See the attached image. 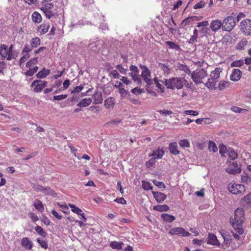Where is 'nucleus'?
<instances>
[{"mask_svg": "<svg viewBox=\"0 0 251 251\" xmlns=\"http://www.w3.org/2000/svg\"><path fill=\"white\" fill-rule=\"evenodd\" d=\"M244 219V212L242 208L236 209L234 217L230 219V223L233 228L231 232L234 237L237 240L239 239V235L244 233V229L243 227Z\"/></svg>", "mask_w": 251, "mask_h": 251, "instance_id": "nucleus-1", "label": "nucleus"}, {"mask_svg": "<svg viewBox=\"0 0 251 251\" xmlns=\"http://www.w3.org/2000/svg\"><path fill=\"white\" fill-rule=\"evenodd\" d=\"M223 68L217 67L211 72L210 77L208 79L205 85L209 89H216V85L218 79L220 77V74L223 71Z\"/></svg>", "mask_w": 251, "mask_h": 251, "instance_id": "nucleus-2", "label": "nucleus"}, {"mask_svg": "<svg viewBox=\"0 0 251 251\" xmlns=\"http://www.w3.org/2000/svg\"><path fill=\"white\" fill-rule=\"evenodd\" d=\"M185 79L184 78L173 77L171 78L166 79L165 85L168 89H181L184 85Z\"/></svg>", "mask_w": 251, "mask_h": 251, "instance_id": "nucleus-3", "label": "nucleus"}, {"mask_svg": "<svg viewBox=\"0 0 251 251\" xmlns=\"http://www.w3.org/2000/svg\"><path fill=\"white\" fill-rule=\"evenodd\" d=\"M191 74L192 79L196 84L203 83V79L207 75L206 71L201 67L198 68Z\"/></svg>", "mask_w": 251, "mask_h": 251, "instance_id": "nucleus-4", "label": "nucleus"}, {"mask_svg": "<svg viewBox=\"0 0 251 251\" xmlns=\"http://www.w3.org/2000/svg\"><path fill=\"white\" fill-rule=\"evenodd\" d=\"M235 18L232 16H228L224 19L222 22V29L224 31H230L236 25Z\"/></svg>", "mask_w": 251, "mask_h": 251, "instance_id": "nucleus-5", "label": "nucleus"}, {"mask_svg": "<svg viewBox=\"0 0 251 251\" xmlns=\"http://www.w3.org/2000/svg\"><path fill=\"white\" fill-rule=\"evenodd\" d=\"M0 55L2 58H6L7 60H11L12 59V46L9 48L6 45L2 44L0 46Z\"/></svg>", "mask_w": 251, "mask_h": 251, "instance_id": "nucleus-6", "label": "nucleus"}, {"mask_svg": "<svg viewBox=\"0 0 251 251\" xmlns=\"http://www.w3.org/2000/svg\"><path fill=\"white\" fill-rule=\"evenodd\" d=\"M240 31L246 36L251 35V20L246 19L240 23Z\"/></svg>", "mask_w": 251, "mask_h": 251, "instance_id": "nucleus-7", "label": "nucleus"}, {"mask_svg": "<svg viewBox=\"0 0 251 251\" xmlns=\"http://www.w3.org/2000/svg\"><path fill=\"white\" fill-rule=\"evenodd\" d=\"M228 189L230 192L234 195L243 194L245 191V188L243 185L236 183L229 184Z\"/></svg>", "mask_w": 251, "mask_h": 251, "instance_id": "nucleus-8", "label": "nucleus"}, {"mask_svg": "<svg viewBox=\"0 0 251 251\" xmlns=\"http://www.w3.org/2000/svg\"><path fill=\"white\" fill-rule=\"evenodd\" d=\"M47 81L41 80H35L31 84V87L33 88V90L36 92H40L47 86Z\"/></svg>", "mask_w": 251, "mask_h": 251, "instance_id": "nucleus-9", "label": "nucleus"}, {"mask_svg": "<svg viewBox=\"0 0 251 251\" xmlns=\"http://www.w3.org/2000/svg\"><path fill=\"white\" fill-rule=\"evenodd\" d=\"M168 233L171 235H179L182 237H188L190 235V233L181 227H176L170 229Z\"/></svg>", "mask_w": 251, "mask_h": 251, "instance_id": "nucleus-10", "label": "nucleus"}, {"mask_svg": "<svg viewBox=\"0 0 251 251\" xmlns=\"http://www.w3.org/2000/svg\"><path fill=\"white\" fill-rule=\"evenodd\" d=\"M140 68L142 70L141 76L143 77L144 80L148 84H150L151 82V72L150 70L148 68V67L144 65L142 66L141 65Z\"/></svg>", "mask_w": 251, "mask_h": 251, "instance_id": "nucleus-11", "label": "nucleus"}, {"mask_svg": "<svg viewBox=\"0 0 251 251\" xmlns=\"http://www.w3.org/2000/svg\"><path fill=\"white\" fill-rule=\"evenodd\" d=\"M229 164L230 166L226 169V172L229 174H236L241 172L240 168L236 161L229 162Z\"/></svg>", "mask_w": 251, "mask_h": 251, "instance_id": "nucleus-12", "label": "nucleus"}, {"mask_svg": "<svg viewBox=\"0 0 251 251\" xmlns=\"http://www.w3.org/2000/svg\"><path fill=\"white\" fill-rule=\"evenodd\" d=\"M222 22L219 20H213L210 25L211 30L214 32H217L221 28H222Z\"/></svg>", "mask_w": 251, "mask_h": 251, "instance_id": "nucleus-13", "label": "nucleus"}, {"mask_svg": "<svg viewBox=\"0 0 251 251\" xmlns=\"http://www.w3.org/2000/svg\"><path fill=\"white\" fill-rule=\"evenodd\" d=\"M36 189L37 191L43 192L45 195L56 197V194L53 190L50 188H45L42 186H38Z\"/></svg>", "mask_w": 251, "mask_h": 251, "instance_id": "nucleus-14", "label": "nucleus"}, {"mask_svg": "<svg viewBox=\"0 0 251 251\" xmlns=\"http://www.w3.org/2000/svg\"><path fill=\"white\" fill-rule=\"evenodd\" d=\"M202 19V17L192 16L186 18L181 23V26L184 27L186 25H189L195 21H199Z\"/></svg>", "mask_w": 251, "mask_h": 251, "instance_id": "nucleus-15", "label": "nucleus"}, {"mask_svg": "<svg viewBox=\"0 0 251 251\" xmlns=\"http://www.w3.org/2000/svg\"><path fill=\"white\" fill-rule=\"evenodd\" d=\"M50 28V24L48 23H44L37 27V31L40 35L47 33Z\"/></svg>", "mask_w": 251, "mask_h": 251, "instance_id": "nucleus-16", "label": "nucleus"}, {"mask_svg": "<svg viewBox=\"0 0 251 251\" xmlns=\"http://www.w3.org/2000/svg\"><path fill=\"white\" fill-rule=\"evenodd\" d=\"M241 76V72L238 69H234L232 70L230 75V79L232 81H237L239 80Z\"/></svg>", "mask_w": 251, "mask_h": 251, "instance_id": "nucleus-17", "label": "nucleus"}, {"mask_svg": "<svg viewBox=\"0 0 251 251\" xmlns=\"http://www.w3.org/2000/svg\"><path fill=\"white\" fill-rule=\"evenodd\" d=\"M21 244L25 249L30 250L33 247V243L26 237L23 238L21 241Z\"/></svg>", "mask_w": 251, "mask_h": 251, "instance_id": "nucleus-18", "label": "nucleus"}, {"mask_svg": "<svg viewBox=\"0 0 251 251\" xmlns=\"http://www.w3.org/2000/svg\"><path fill=\"white\" fill-rule=\"evenodd\" d=\"M164 151L163 149H158L157 150H154L150 156H152L153 158L155 160L156 159H160L163 156Z\"/></svg>", "mask_w": 251, "mask_h": 251, "instance_id": "nucleus-19", "label": "nucleus"}, {"mask_svg": "<svg viewBox=\"0 0 251 251\" xmlns=\"http://www.w3.org/2000/svg\"><path fill=\"white\" fill-rule=\"evenodd\" d=\"M152 193L154 198L158 202H161L163 201L166 198V196L162 193L152 191Z\"/></svg>", "mask_w": 251, "mask_h": 251, "instance_id": "nucleus-20", "label": "nucleus"}, {"mask_svg": "<svg viewBox=\"0 0 251 251\" xmlns=\"http://www.w3.org/2000/svg\"><path fill=\"white\" fill-rule=\"evenodd\" d=\"M207 243L212 245H219L217 237L213 234H209L208 235Z\"/></svg>", "mask_w": 251, "mask_h": 251, "instance_id": "nucleus-21", "label": "nucleus"}, {"mask_svg": "<svg viewBox=\"0 0 251 251\" xmlns=\"http://www.w3.org/2000/svg\"><path fill=\"white\" fill-rule=\"evenodd\" d=\"M115 99L112 97H109L104 101V106L107 109H111L115 104Z\"/></svg>", "mask_w": 251, "mask_h": 251, "instance_id": "nucleus-22", "label": "nucleus"}, {"mask_svg": "<svg viewBox=\"0 0 251 251\" xmlns=\"http://www.w3.org/2000/svg\"><path fill=\"white\" fill-rule=\"evenodd\" d=\"M229 82L226 80H221L219 82L218 86L216 87L219 91L223 90L229 86Z\"/></svg>", "mask_w": 251, "mask_h": 251, "instance_id": "nucleus-23", "label": "nucleus"}, {"mask_svg": "<svg viewBox=\"0 0 251 251\" xmlns=\"http://www.w3.org/2000/svg\"><path fill=\"white\" fill-rule=\"evenodd\" d=\"M92 102L91 98H85L80 101L77 104L79 107H86L89 105Z\"/></svg>", "mask_w": 251, "mask_h": 251, "instance_id": "nucleus-24", "label": "nucleus"}, {"mask_svg": "<svg viewBox=\"0 0 251 251\" xmlns=\"http://www.w3.org/2000/svg\"><path fill=\"white\" fill-rule=\"evenodd\" d=\"M169 150L171 153L175 155H177L179 152L177 150V145L176 142H173L170 144Z\"/></svg>", "mask_w": 251, "mask_h": 251, "instance_id": "nucleus-25", "label": "nucleus"}, {"mask_svg": "<svg viewBox=\"0 0 251 251\" xmlns=\"http://www.w3.org/2000/svg\"><path fill=\"white\" fill-rule=\"evenodd\" d=\"M33 205L35 208L40 212H43L44 210V205L42 202L39 200H35L34 202Z\"/></svg>", "mask_w": 251, "mask_h": 251, "instance_id": "nucleus-26", "label": "nucleus"}, {"mask_svg": "<svg viewBox=\"0 0 251 251\" xmlns=\"http://www.w3.org/2000/svg\"><path fill=\"white\" fill-rule=\"evenodd\" d=\"M124 244L123 242H117V241H112L110 243V246L113 249L116 250H122V245Z\"/></svg>", "mask_w": 251, "mask_h": 251, "instance_id": "nucleus-27", "label": "nucleus"}, {"mask_svg": "<svg viewBox=\"0 0 251 251\" xmlns=\"http://www.w3.org/2000/svg\"><path fill=\"white\" fill-rule=\"evenodd\" d=\"M102 41L100 40L97 42L93 43L89 45V48L92 50L96 51L97 50H99L101 47L100 45H102Z\"/></svg>", "mask_w": 251, "mask_h": 251, "instance_id": "nucleus-28", "label": "nucleus"}, {"mask_svg": "<svg viewBox=\"0 0 251 251\" xmlns=\"http://www.w3.org/2000/svg\"><path fill=\"white\" fill-rule=\"evenodd\" d=\"M50 73V70H47L44 68L42 70L36 74V76L39 78H44Z\"/></svg>", "mask_w": 251, "mask_h": 251, "instance_id": "nucleus-29", "label": "nucleus"}, {"mask_svg": "<svg viewBox=\"0 0 251 251\" xmlns=\"http://www.w3.org/2000/svg\"><path fill=\"white\" fill-rule=\"evenodd\" d=\"M32 20L35 23H39L42 21L41 15L37 12H34L32 14Z\"/></svg>", "mask_w": 251, "mask_h": 251, "instance_id": "nucleus-30", "label": "nucleus"}, {"mask_svg": "<svg viewBox=\"0 0 251 251\" xmlns=\"http://www.w3.org/2000/svg\"><path fill=\"white\" fill-rule=\"evenodd\" d=\"M161 218L166 222H172L175 220V217L168 214L164 213L161 215Z\"/></svg>", "mask_w": 251, "mask_h": 251, "instance_id": "nucleus-31", "label": "nucleus"}, {"mask_svg": "<svg viewBox=\"0 0 251 251\" xmlns=\"http://www.w3.org/2000/svg\"><path fill=\"white\" fill-rule=\"evenodd\" d=\"M153 209L160 211H167L169 209V207L168 205L166 204L164 205H158L153 207Z\"/></svg>", "mask_w": 251, "mask_h": 251, "instance_id": "nucleus-32", "label": "nucleus"}, {"mask_svg": "<svg viewBox=\"0 0 251 251\" xmlns=\"http://www.w3.org/2000/svg\"><path fill=\"white\" fill-rule=\"evenodd\" d=\"M228 149L227 147L224 145H220L219 147V152L221 156L225 157L226 154H228Z\"/></svg>", "mask_w": 251, "mask_h": 251, "instance_id": "nucleus-33", "label": "nucleus"}, {"mask_svg": "<svg viewBox=\"0 0 251 251\" xmlns=\"http://www.w3.org/2000/svg\"><path fill=\"white\" fill-rule=\"evenodd\" d=\"M227 155L232 160H234L238 157L237 153L231 148H228Z\"/></svg>", "mask_w": 251, "mask_h": 251, "instance_id": "nucleus-34", "label": "nucleus"}, {"mask_svg": "<svg viewBox=\"0 0 251 251\" xmlns=\"http://www.w3.org/2000/svg\"><path fill=\"white\" fill-rule=\"evenodd\" d=\"M159 68L163 71L164 73L166 75H168L171 72L170 68L165 65V64L160 63L159 64Z\"/></svg>", "mask_w": 251, "mask_h": 251, "instance_id": "nucleus-35", "label": "nucleus"}, {"mask_svg": "<svg viewBox=\"0 0 251 251\" xmlns=\"http://www.w3.org/2000/svg\"><path fill=\"white\" fill-rule=\"evenodd\" d=\"M38 63V58H34L32 59H30L29 61H28L26 63V67L27 68H31L32 67H34V66L36 64H37Z\"/></svg>", "mask_w": 251, "mask_h": 251, "instance_id": "nucleus-36", "label": "nucleus"}, {"mask_svg": "<svg viewBox=\"0 0 251 251\" xmlns=\"http://www.w3.org/2000/svg\"><path fill=\"white\" fill-rule=\"evenodd\" d=\"M95 103H101L102 102V95L100 93H96L94 96Z\"/></svg>", "mask_w": 251, "mask_h": 251, "instance_id": "nucleus-37", "label": "nucleus"}, {"mask_svg": "<svg viewBox=\"0 0 251 251\" xmlns=\"http://www.w3.org/2000/svg\"><path fill=\"white\" fill-rule=\"evenodd\" d=\"M40 44V39L38 37H34L31 39L30 41V45L32 48H36Z\"/></svg>", "mask_w": 251, "mask_h": 251, "instance_id": "nucleus-38", "label": "nucleus"}, {"mask_svg": "<svg viewBox=\"0 0 251 251\" xmlns=\"http://www.w3.org/2000/svg\"><path fill=\"white\" fill-rule=\"evenodd\" d=\"M208 149L210 151L215 152L218 151V148L215 143L212 141H209L208 143Z\"/></svg>", "mask_w": 251, "mask_h": 251, "instance_id": "nucleus-39", "label": "nucleus"}, {"mask_svg": "<svg viewBox=\"0 0 251 251\" xmlns=\"http://www.w3.org/2000/svg\"><path fill=\"white\" fill-rule=\"evenodd\" d=\"M165 44L170 49H174L176 50H178L179 49V46L174 42L167 41Z\"/></svg>", "mask_w": 251, "mask_h": 251, "instance_id": "nucleus-40", "label": "nucleus"}, {"mask_svg": "<svg viewBox=\"0 0 251 251\" xmlns=\"http://www.w3.org/2000/svg\"><path fill=\"white\" fill-rule=\"evenodd\" d=\"M142 188L145 190H152V187L151 186V184L148 181L143 180L142 181Z\"/></svg>", "mask_w": 251, "mask_h": 251, "instance_id": "nucleus-41", "label": "nucleus"}, {"mask_svg": "<svg viewBox=\"0 0 251 251\" xmlns=\"http://www.w3.org/2000/svg\"><path fill=\"white\" fill-rule=\"evenodd\" d=\"M69 206L71 208V210L73 212L76 213L78 215L80 214V212H82L81 209L75 206L73 204H69Z\"/></svg>", "mask_w": 251, "mask_h": 251, "instance_id": "nucleus-42", "label": "nucleus"}, {"mask_svg": "<svg viewBox=\"0 0 251 251\" xmlns=\"http://www.w3.org/2000/svg\"><path fill=\"white\" fill-rule=\"evenodd\" d=\"M36 231L41 236L43 237H45L47 235V233L44 231L43 228L40 226H37L35 228Z\"/></svg>", "mask_w": 251, "mask_h": 251, "instance_id": "nucleus-43", "label": "nucleus"}, {"mask_svg": "<svg viewBox=\"0 0 251 251\" xmlns=\"http://www.w3.org/2000/svg\"><path fill=\"white\" fill-rule=\"evenodd\" d=\"M179 145L182 148H188L190 146V143L187 139L181 140L179 142Z\"/></svg>", "mask_w": 251, "mask_h": 251, "instance_id": "nucleus-44", "label": "nucleus"}, {"mask_svg": "<svg viewBox=\"0 0 251 251\" xmlns=\"http://www.w3.org/2000/svg\"><path fill=\"white\" fill-rule=\"evenodd\" d=\"M244 64V61L243 60H236L235 61H233L231 64V66L232 67H241Z\"/></svg>", "mask_w": 251, "mask_h": 251, "instance_id": "nucleus-45", "label": "nucleus"}, {"mask_svg": "<svg viewBox=\"0 0 251 251\" xmlns=\"http://www.w3.org/2000/svg\"><path fill=\"white\" fill-rule=\"evenodd\" d=\"M44 5V6L41 8V10H50L53 7V4L51 3H46Z\"/></svg>", "mask_w": 251, "mask_h": 251, "instance_id": "nucleus-46", "label": "nucleus"}, {"mask_svg": "<svg viewBox=\"0 0 251 251\" xmlns=\"http://www.w3.org/2000/svg\"><path fill=\"white\" fill-rule=\"evenodd\" d=\"M184 113L187 115H192L196 116H198L199 114V112L197 111H194L192 110H187L184 111Z\"/></svg>", "mask_w": 251, "mask_h": 251, "instance_id": "nucleus-47", "label": "nucleus"}, {"mask_svg": "<svg viewBox=\"0 0 251 251\" xmlns=\"http://www.w3.org/2000/svg\"><path fill=\"white\" fill-rule=\"evenodd\" d=\"M110 77L115 79H118L120 77V75L116 70H112L110 73Z\"/></svg>", "mask_w": 251, "mask_h": 251, "instance_id": "nucleus-48", "label": "nucleus"}, {"mask_svg": "<svg viewBox=\"0 0 251 251\" xmlns=\"http://www.w3.org/2000/svg\"><path fill=\"white\" fill-rule=\"evenodd\" d=\"M37 241L40 244V246L42 248H43L45 249H47L48 244L45 240H41L40 239L37 238Z\"/></svg>", "mask_w": 251, "mask_h": 251, "instance_id": "nucleus-49", "label": "nucleus"}, {"mask_svg": "<svg viewBox=\"0 0 251 251\" xmlns=\"http://www.w3.org/2000/svg\"><path fill=\"white\" fill-rule=\"evenodd\" d=\"M116 68L122 74H126L128 70L127 68H124L121 65H117Z\"/></svg>", "mask_w": 251, "mask_h": 251, "instance_id": "nucleus-50", "label": "nucleus"}, {"mask_svg": "<svg viewBox=\"0 0 251 251\" xmlns=\"http://www.w3.org/2000/svg\"><path fill=\"white\" fill-rule=\"evenodd\" d=\"M57 205L62 208V211L64 213H67V210H68V206L66 204H60L59 203H57Z\"/></svg>", "mask_w": 251, "mask_h": 251, "instance_id": "nucleus-51", "label": "nucleus"}, {"mask_svg": "<svg viewBox=\"0 0 251 251\" xmlns=\"http://www.w3.org/2000/svg\"><path fill=\"white\" fill-rule=\"evenodd\" d=\"M29 57V55L28 53H25L24 56L21 57L20 59V64L21 65L23 63L25 62Z\"/></svg>", "mask_w": 251, "mask_h": 251, "instance_id": "nucleus-52", "label": "nucleus"}, {"mask_svg": "<svg viewBox=\"0 0 251 251\" xmlns=\"http://www.w3.org/2000/svg\"><path fill=\"white\" fill-rule=\"evenodd\" d=\"M67 95H60L54 96L53 98V100H60L64 99H65L67 97Z\"/></svg>", "mask_w": 251, "mask_h": 251, "instance_id": "nucleus-53", "label": "nucleus"}, {"mask_svg": "<svg viewBox=\"0 0 251 251\" xmlns=\"http://www.w3.org/2000/svg\"><path fill=\"white\" fill-rule=\"evenodd\" d=\"M152 182L155 186L158 187L159 188H164L165 187V185L163 182H160L156 180H153Z\"/></svg>", "mask_w": 251, "mask_h": 251, "instance_id": "nucleus-54", "label": "nucleus"}, {"mask_svg": "<svg viewBox=\"0 0 251 251\" xmlns=\"http://www.w3.org/2000/svg\"><path fill=\"white\" fill-rule=\"evenodd\" d=\"M204 5H205V2L203 0H201V1L197 3V4H196L194 5V8L195 9L201 8L203 7L204 6Z\"/></svg>", "mask_w": 251, "mask_h": 251, "instance_id": "nucleus-55", "label": "nucleus"}, {"mask_svg": "<svg viewBox=\"0 0 251 251\" xmlns=\"http://www.w3.org/2000/svg\"><path fill=\"white\" fill-rule=\"evenodd\" d=\"M44 13H45L46 16L47 17V18H48V19H50V18H51L53 15H54V14L53 13V12L51 11V10H42Z\"/></svg>", "mask_w": 251, "mask_h": 251, "instance_id": "nucleus-56", "label": "nucleus"}, {"mask_svg": "<svg viewBox=\"0 0 251 251\" xmlns=\"http://www.w3.org/2000/svg\"><path fill=\"white\" fill-rule=\"evenodd\" d=\"M41 221L44 223L45 225L47 226H49L50 224V220L45 216H43L42 218L41 219Z\"/></svg>", "mask_w": 251, "mask_h": 251, "instance_id": "nucleus-57", "label": "nucleus"}, {"mask_svg": "<svg viewBox=\"0 0 251 251\" xmlns=\"http://www.w3.org/2000/svg\"><path fill=\"white\" fill-rule=\"evenodd\" d=\"M129 75L132 78V79L134 81H136L139 80L138 74L131 72L129 74Z\"/></svg>", "mask_w": 251, "mask_h": 251, "instance_id": "nucleus-58", "label": "nucleus"}, {"mask_svg": "<svg viewBox=\"0 0 251 251\" xmlns=\"http://www.w3.org/2000/svg\"><path fill=\"white\" fill-rule=\"evenodd\" d=\"M231 110L236 113H241L242 111H244V109H242L237 106H232L231 107Z\"/></svg>", "mask_w": 251, "mask_h": 251, "instance_id": "nucleus-59", "label": "nucleus"}, {"mask_svg": "<svg viewBox=\"0 0 251 251\" xmlns=\"http://www.w3.org/2000/svg\"><path fill=\"white\" fill-rule=\"evenodd\" d=\"M29 217L31 219V220L33 221V222H36L39 220L38 217L34 213L30 212L29 213Z\"/></svg>", "mask_w": 251, "mask_h": 251, "instance_id": "nucleus-60", "label": "nucleus"}, {"mask_svg": "<svg viewBox=\"0 0 251 251\" xmlns=\"http://www.w3.org/2000/svg\"><path fill=\"white\" fill-rule=\"evenodd\" d=\"M121 80L122 81V82L126 85L131 84V81L126 77L122 76V78H121Z\"/></svg>", "mask_w": 251, "mask_h": 251, "instance_id": "nucleus-61", "label": "nucleus"}, {"mask_svg": "<svg viewBox=\"0 0 251 251\" xmlns=\"http://www.w3.org/2000/svg\"><path fill=\"white\" fill-rule=\"evenodd\" d=\"M208 25V22L207 21H203L201 22L198 23L197 24V26L198 27H204Z\"/></svg>", "mask_w": 251, "mask_h": 251, "instance_id": "nucleus-62", "label": "nucleus"}, {"mask_svg": "<svg viewBox=\"0 0 251 251\" xmlns=\"http://www.w3.org/2000/svg\"><path fill=\"white\" fill-rule=\"evenodd\" d=\"M131 93L136 95L141 94L142 90L138 88H134L131 90Z\"/></svg>", "mask_w": 251, "mask_h": 251, "instance_id": "nucleus-63", "label": "nucleus"}, {"mask_svg": "<svg viewBox=\"0 0 251 251\" xmlns=\"http://www.w3.org/2000/svg\"><path fill=\"white\" fill-rule=\"evenodd\" d=\"M119 91L122 98H124L126 96L127 93L124 88H123L122 87H119Z\"/></svg>", "mask_w": 251, "mask_h": 251, "instance_id": "nucleus-64", "label": "nucleus"}]
</instances>
